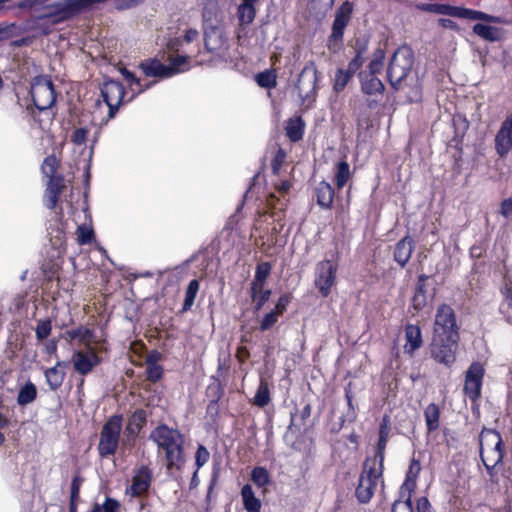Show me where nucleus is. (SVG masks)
Here are the masks:
<instances>
[{
    "mask_svg": "<svg viewBox=\"0 0 512 512\" xmlns=\"http://www.w3.org/2000/svg\"><path fill=\"white\" fill-rule=\"evenodd\" d=\"M33 107L27 106V113L41 130L48 129L56 116L53 106L57 100L55 85L50 76L38 75L33 78L30 88Z\"/></svg>",
    "mask_w": 512,
    "mask_h": 512,
    "instance_id": "obj_1",
    "label": "nucleus"
},
{
    "mask_svg": "<svg viewBox=\"0 0 512 512\" xmlns=\"http://www.w3.org/2000/svg\"><path fill=\"white\" fill-rule=\"evenodd\" d=\"M150 439L157 445L158 455H163L166 470L181 471L186 462L184 434L177 428L160 423L151 431Z\"/></svg>",
    "mask_w": 512,
    "mask_h": 512,
    "instance_id": "obj_2",
    "label": "nucleus"
},
{
    "mask_svg": "<svg viewBox=\"0 0 512 512\" xmlns=\"http://www.w3.org/2000/svg\"><path fill=\"white\" fill-rule=\"evenodd\" d=\"M414 61V52L409 45H401L395 50L387 67V80L393 90L398 91L402 88L411 73Z\"/></svg>",
    "mask_w": 512,
    "mask_h": 512,
    "instance_id": "obj_3",
    "label": "nucleus"
},
{
    "mask_svg": "<svg viewBox=\"0 0 512 512\" xmlns=\"http://www.w3.org/2000/svg\"><path fill=\"white\" fill-rule=\"evenodd\" d=\"M384 58V50L381 48L376 49L373 53V58L370 60L367 66V69L358 72L361 91L365 95H383L385 91V86L377 75L380 74L382 71Z\"/></svg>",
    "mask_w": 512,
    "mask_h": 512,
    "instance_id": "obj_4",
    "label": "nucleus"
},
{
    "mask_svg": "<svg viewBox=\"0 0 512 512\" xmlns=\"http://www.w3.org/2000/svg\"><path fill=\"white\" fill-rule=\"evenodd\" d=\"M460 336L432 334L429 344L430 357L438 364L447 368L456 362V354Z\"/></svg>",
    "mask_w": 512,
    "mask_h": 512,
    "instance_id": "obj_5",
    "label": "nucleus"
},
{
    "mask_svg": "<svg viewBox=\"0 0 512 512\" xmlns=\"http://www.w3.org/2000/svg\"><path fill=\"white\" fill-rule=\"evenodd\" d=\"M122 426L123 416L121 414H114L106 420L102 426L97 446L100 458H109L117 452Z\"/></svg>",
    "mask_w": 512,
    "mask_h": 512,
    "instance_id": "obj_6",
    "label": "nucleus"
},
{
    "mask_svg": "<svg viewBox=\"0 0 512 512\" xmlns=\"http://www.w3.org/2000/svg\"><path fill=\"white\" fill-rule=\"evenodd\" d=\"M353 9V3L346 0L335 12L331 33L326 42V47L332 54H337L343 48L345 29L351 21Z\"/></svg>",
    "mask_w": 512,
    "mask_h": 512,
    "instance_id": "obj_7",
    "label": "nucleus"
},
{
    "mask_svg": "<svg viewBox=\"0 0 512 512\" xmlns=\"http://www.w3.org/2000/svg\"><path fill=\"white\" fill-rule=\"evenodd\" d=\"M417 8L421 11L434 13L439 15H447L451 17L469 19V20H482L485 22L499 23V17L489 15L482 11L468 9L464 7L452 6L442 3H422L418 4Z\"/></svg>",
    "mask_w": 512,
    "mask_h": 512,
    "instance_id": "obj_8",
    "label": "nucleus"
},
{
    "mask_svg": "<svg viewBox=\"0 0 512 512\" xmlns=\"http://www.w3.org/2000/svg\"><path fill=\"white\" fill-rule=\"evenodd\" d=\"M384 469L375 466V462H363L358 484L355 489V497L361 504L371 501L376 491L378 482L383 479Z\"/></svg>",
    "mask_w": 512,
    "mask_h": 512,
    "instance_id": "obj_9",
    "label": "nucleus"
},
{
    "mask_svg": "<svg viewBox=\"0 0 512 512\" xmlns=\"http://www.w3.org/2000/svg\"><path fill=\"white\" fill-rule=\"evenodd\" d=\"M338 252L331 259L319 261L315 267L314 285L323 298H327L336 284L338 272Z\"/></svg>",
    "mask_w": 512,
    "mask_h": 512,
    "instance_id": "obj_10",
    "label": "nucleus"
},
{
    "mask_svg": "<svg viewBox=\"0 0 512 512\" xmlns=\"http://www.w3.org/2000/svg\"><path fill=\"white\" fill-rule=\"evenodd\" d=\"M479 455L481 460L504 459L505 446L501 434L492 428L483 427L479 434Z\"/></svg>",
    "mask_w": 512,
    "mask_h": 512,
    "instance_id": "obj_11",
    "label": "nucleus"
},
{
    "mask_svg": "<svg viewBox=\"0 0 512 512\" xmlns=\"http://www.w3.org/2000/svg\"><path fill=\"white\" fill-rule=\"evenodd\" d=\"M484 375V366L478 361L472 362L465 372L463 393L473 406H478L481 399Z\"/></svg>",
    "mask_w": 512,
    "mask_h": 512,
    "instance_id": "obj_12",
    "label": "nucleus"
},
{
    "mask_svg": "<svg viewBox=\"0 0 512 512\" xmlns=\"http://www.w3.org/2000/svg\"><path fill=\"white\" fill-rule=\"evenodd\" d=\"M460 327L454 309L446 303L438 305L435 313L432 334L460 336Z\"/></svg>",
    "mask_w": 512,
    "mask_h": 512,
    "instance_id": "obj_13",
    "label": "nucleus"
},
{
    "mask_svg": "<svg viewBox=\"0 0 512 512\" xmlns=\"http://www.w3.org/2000/svg\"><path fill=\"white\" fill-rule=\"evenodd\" d=\"M101 96L109 108L108 120L115 117L125 96L124 85L116 80L105 81L101 87Z\"/></svg>",
    "mask_w": 512,
    "mask_h": 512,
    "instance_id": "obj_14",
    "label": "nucleus"
},
{
    "mask_svg": "<svg viewBox=\"0 0 512 512\" xmlns=\"http://www.w3.org/2000/svg\"><path fill=\"white\" fill-rule=\"evenodd\" d=\"M74 370L82 376L90 374L93 369L101 364L102 358L95 347H89L85 351H75L72 355Z\"/></svg>",
    "mask_w": 512,
    "mask_h": 512,
    "instance_id": "obj_15",
    "label": "nucleus"
},
{
    "mask_svg": "<svg viewBox=\"0 0 512 512\" xmlns=\"http://www.w3.org/2000/svg\"><path fill=\"white\" fill-rule=\"evenodd\" d=\"M318 81V70L313 61L305 64L302 71L299 74L297 81V89L300 94L305 93L306 97L309 96V92H316Z\"/></svg>",
    "mask_w": 512,
    "mask_h": 512,
    "instance_id": "obj_16",
    "label": "nucleus"
},
{
    "mask_svg": "<svg viewBox=\"0 0 512 512\" xmlns=\"http://www.w3.org/2000/svg\"><path fill=\"white\" fill-rule=\"evenodd\" d=\"M369 37L366 35H361L355 37L350 42V47L353 49L354 56L348 62L351 70L359 71L360 68L367 60L368 51H369Z\"/></svg>",
    "mask_w": 512,
    "mask_h": 512,
    "instance_id": "obj_17",
    "label": "nucleus"
},
{
    "mask_svg": "<svg viewBox=\"0 0 512 512\" xmlns=\"http://www.w3.org/2000/svg\"><path fill=\"white\" fill-rule=\"evenodd\" d=\"M152 482V472L149 467L141 466L132 478V483L127 488V493L132 497L144 495L150 488Z\"/></svg>",
    "mask_w": 512,
    "mask_h": 512,
    "instance_id": "obj_18",
    "label": "nucleus"
},
{
    "mask_svg": "<svg viewBox=\"0 0 512 512\" xmlns=\"http://www.w3.org/2000/svg\"><path fill=\"white\" fill-rule=\"evenodd\" d=\"M429 276L421 273L417 276V281L413 290L411 304L409 310H413L412 314L415 315L422 311L427 305V281Z\"/></svg>",
    "mask_w": 512,
    "mask_h": 512,
    "instance_id": "obj_19",
    "label": "nucleus"
},
{
    "mask_svg": "<svg viewBox=\"0 0 512 512\" xmlns=\"http://www.w3.org/2000/svg\"><path fill=\"white\" fill-rule=\"evenodd\" d=\"M65 188V178L63 175L60 174L57 176L49 177L44 194L45 206L48 209L53 210L57 206L60 196Z\"/></svg>",
    "mask_w": 512,
    "mask_h": 512,
    "instance_id": "obj_20",
    "label": "nucleus"
},
{
    "mask_svg": "<svg viewBox=\"0 0 512 512\" xmlns=\"http://www.w3.org/2000/svg\"><path fill=\"white\" fill-rule=\"evenodd\" d=\"M404 333V353L413 357L415 352L423 346L422 330L418 324L408 323L404 327Z\"/></svg>",
    "mask_w": 512,
    "mask_h": 512,
    "instance_id": "obj_21",
    "label": "nucleus"
},
{
    "mask_svg": "<svg viewBox=\"0 0 512 512\" xmlns=\"http://www.w3.org/2000/svg\"><path fill=\"white\" fill-rule=\"evenodd\" d=\"M414 251V240L410 235H405L397 241L393 247V260L400 268H405Z\"/></svg>",
    "mask_w": 512,
    "mask_h": 512,
    "instance_id": "obj_22",
    "label": "nucleus"
},
{
    "mask_svg": "<svg viewBox=\"0 0 512 512\" xmlns=\"http://www.w3.org/2000/svg\"><path fill=\"white\" fill-rule=\"evenodd\" d=\"M139 68L147 77H158L160 79L170 78L175 75L173 68H168L157 58H150L142 61Z\"/></svg>",
    "mask_w": 512,
    "mask_h": 512,
    "instance_id": "obj_23",
    "label": "nucleus"
},
{
    "mask_svg": "<svg viewBox=\"0 0 512 512\" xmlns=\"http://www.w3.org/2000/svg\"><path fill=\"white\" fill-rule=\"evenodd\" d=\"M313 196L318 206L324 210H330L333 207L335 190L327 181H320L314 188Z\"/></svg>",
    "mask_w": 512,
    "mask_h": 512,
    "instance_id": "obj_24",
    "label": "nucleus"
},
{
    "mask_svg": "<svg viewBox=\"0 0 512 512\" xmlns=\"http://www.w3.org/2000/svg\"><path fill=\"white\" fill-rule=\"evenodd\" d=\"M147 423V412L142 408L136 409L128 418L125 427L127 438L135 440Z\"/></svg>",
    "mask_w": 512,
    "mask_h": 512,
    "instance_id": "obj_25",
    "label": "nucleus"
},
{
    "mask_svg": "<svg viewBox=\"0 0 512 512\" xmlns=\"http://www.w3.org/2000/svg\"><path fill=\"white\" fill-rule=\"evenodd\" d=\"M502 300L499 304V313L507 323L512 324V280L504 281L500 287Z\"/></svg>",
    "mask_w": 512,
    "mask_h": 512,
    "instance_id": "obj_26",
    "label": "nucleus"
},
{
    "mask_svg": "<svg viewBox=\"0 0 512 512\" xmlns=\"http://www.w3.org/2000/svg\"><path fill=\"white\" fill-rule=\"evenodd\" d=\"M249 294L253 303L254 311H259L270 299L272 291L266 287L265 283L251 282Z\"/></svg>",
    "mask_w": 512,
    "mask_h": 512,
    "instance_id": "obj_27",
    "label": "nucleus"
},
{
    "mask_svg": "<svg viewBox=\"0 0 512 512\" xmlns=\"http://www.w3.org/2000/svg\"><path fill=\"white\" fill-rule=\"evenodd\" d=\"M160 357L157 351H153L146 357V380L149 382L157 383L163 377L164 368L158 364Z\"/></svg>",
    "mask_w": 512,
    "mask_h": 512,
    "instance_id": "obj_28",
    "label": "nucleus"
},
{
    "mask_svg": "<svg viewBox=\"0 0 512 512\" xmlns=\"http://www.w3.org/2000/svg\"><path fill=\"white\" fill-rule=\"evenodd\" d=\"M473 33L489 42L501 41L504 38V29L500 27L490 26L482 23H476L473 28Z\"/></svg>",
    "mask_w": 512,
    "mask_h": 512,
    "instance_id": "obj_29",
    "label": "nucleus"
},
{
    "mask_svg": "<svg viewBox=\"0 0 512 512\" xmlns=\"http://www.w3.org/2000/svg\"><path fill=\"white\" fill-rule=\"evenodd\" d=\"M67 336L71 340H78L86 349L93 347L92 344H99V341L94 340V331L88 327L80 326L76 329L69 330L67 331Z\"/></svg>",
    "mask_w": 512,
    "mask_h": 512,
    "instance_id": "obj_30",
    "label": "nucleus"
},
{
    "mask_svg": "<svg viewBox=\"0 0 512 512\" xmlns=\"http://www.w3.org/2000/svg\"><path fill=\"white\" fill-rule=\"evenodd\" d=\"M286 136L291 142H298L303 138L305 132V122L301 116L290 118L287 121Z\"/></svg>",
    "mask_w": 512,
    "mask_h": 512,
    "instance_id": "obj_31",
    "label": "nucleus"
},
{
    "mask_svg": "<svg viewBox=\"0 0 512 512\" xmlns=\"http://www.w3.org/2000/svg\"><path fill=\"white\" fill-rule=\"evenodd\" d=\"M258 0H242L238 6L237 17L241 25L251 24L256 17L255 4Z\"/></svg>",
    "mask_w": 512,
    "mask_h": 512,
    "instance_id": "obj_32",
    "label": "nucleus"
},
{
    "mask_svg": "<svg viewBox=\"0 0 512 512\" xmlns=\"http://www.w3.org/2000/svg\"><path fill=\"white\" fill-rule=\"evenodd\" d=\"M243 507L247 512H260L262 504L254 494L252 486L245 484L241 489Z\"/></svg>",
    "mask_w": 512,
    "mask_h": 512,
    "instance_id": "obj_33",
    "label": "nucleus"
},
{
    "mask_svg": "<svg viewBox=\"0 0 512 512\" xmlns=\"http://www.w3.org/2000/svg\"><path fill=\"white\" fill-rule=\"evenodd\" d=\"M424 418L428 433L436 431L440 426V408L436 403H430L424 409Z\"/></svg>",
    "mask_w": 512,
    "mask_h": 512,
    "instance_id": "obj_34",
    "label": "nucleus"
},
{
    "mask_svg": "<svg viewBox=\"0 0 512 512\" xmlns=\"http://www.w3.org/2000/svg\"><path fill=\"white\" fill-rule=\"evenodd\" d=\"M357 72L358 71H356V70H351L349 65H347V69L338 68L335 72V77H334V83H333L334 92H336V93L342 92Z\"/></svg>",
    "mask_w": 512,
    "mask_h": 512,
    "instance_id": "obj_35",
    "label": "nucleus"
},
{
    "mask_svg": "<svg viewBox=\"0 0 512 512\" xmlns=\"http://www.w3.org/2000/svg\"><path fill=\"white\" fill-rule=\"evenodd\" d=\"M60 365L61 363L57 362L54 367L46 369L44 373L46 382L52 391L60 388L65 378V372L58 369Z\"/></svg>",
    "mask_w": 512,
    "mask_h": 512,
    "instance_id": "obj_36",
    "label": "nucleus"
},
{
    "mask_svg": "<svg viewBox=\"0 0 512 512\" xmlns=\"http://www.w3.org/2000/svg\"><path fill=\"white\" fill-rule=\"evenodd\" d=\"M350 165L346 160H341L336 164L334 184L338 190H341L351 179Z\"/></svg>",
    "mask_w": 512,
    "mask_h": 512,
    "instance_id": "obj_37",
    "label": "nucleus"
},
{
    "mask_svg": "<svg viewBox=\"0 0 512 512\" xmlns=\"http://www.w3.org/2000/svg\"><path fill=\"white\" fill-rule=\"evenodd\" d=\"M271 402V394L268 382L261 378L255 396L252 400V404L263 408Z\"/></svg>",
    "mask_w": 512,
    "mask_h": 512,
    "instance_id": "obj_38",
    "label": "nucleus"
},
{
    "mask_svg": "<svg viewBox=\"0 0 512 512\" xmlns=\"http://www.w3.org/2000/svg\"><path fill=\"white\" fill-rule=\"evenodd\" d=\"M205 394L209 401L219 402L222 399L224 396V386L221 383L219 377H210V383L206 387Z\"/></svg>",
    "mask_w": 512,
    "mask_h": 512,
    "instance_id": "obj_39",
    "label": "nucleus"
},
{
    "mask_svg": "<svg viewBox=\"0 0 512 512\" xmlns=\"http://www.w3.org/2000/svg\"><path fill=\"white\" fill-rule=\"evenodd\" d=\"M121 74L123 75V77L127 81V83L129 85V87L131 88V90L134 91L135 95H138V94L146 91L147 89L152 87V85L154 84V82H150V83H147V84H142L141 80L139 78H137L133 72L129 71L126 68H123L121 70Z\"/></svg>",
    "mask_w": 512,
    "mask_h": 512,
    "instance_id": "obj_40",
    "label": "nucleus"
},
{
    "mask_svg": "<svg viewBox=\"0 0 512 512\" xmlns=\"http://www.w3.org/2000/svg\"><path fill=\"white\" fill-rule=\"evenodd\" d=\"M37 398V388L32 382H27L18 392L17 403L26 406Z\"/></svg>",
    "mask_w": 512,
    "mask_h": 512,
    "instance_id": "obj_41",
    "label": "nucleus"
},
{
    "mask_svg": "<svg viewBox=\"0 0 512 512\" xmlns=\"http://www.w3.org/2000/svg\"><path fill=\"white\" fill-rule=\"evenodd\" d=\"M420 470V461L413 457L410 461L403 486L410 491L414 490V488L416 487V480L418 478Z\"/></svg>",
    "mask_w": 512,
    "mask_h": 512,
    "instance_id": "obj_42",
    "label": "nucleus"
},
{
    "mask_svg": "<svg viewBox=\"0 0 512 512\" xmlns=\"http://www.w3.org/2000/svg\"><path fill=\"white\" fill-rule=\"evenodd\" d=\"M199 288H200V283L197 279H192L189 282V284L186 288L185 298H184L181 312H187V311L191 310V308L195 302V298L197 296Z\"/></svg>",
    "mask_w": 512,
    "mask_h": 512,
    "instance_id": "obj_43",
    "label": "nucleus"
},
{
    "mask_svg": "<svg viewBox=\"0 0 512 512\" xmlns=\"http://www.w3.org/2000/svg\"><path fill=\"white\" fill-rule=\"evenodd\" d=\"M486 472L489 476V482L492 485H498L499 484V475H498V468L500 465L503 464V459H493L492 457L488 458V460H481Z\"/></svg>",
    "mask_w": 512,
    "mask_h": 512,
    "instance_id": "obj_44",
    "label": "nucleus"
},
{
    "mask_svg": "<svg viewBox=\"0 0 512 512\" xmlns=\"http://www.w3.org/2000/svg\"><path fill=\"white\" fill-rule=\"evenodd\" d=\"M388 439L378 438L376 444V450L373 456H367L364 462H375L376 467H380L384 469V458H385V450L387 446Z\"/></svg>",
    "mask_w": 512,
    "mask_h": 512,
    "instance_id": "obj_45",
    "label": "nucleus"
},
{
    "mask_svg": "<svg viewBox=\"0 0 512 512\" xmlns=\"http://www.w3.org/2000/svg\"><path fill=\"white\" fill-rule=\"evenodd\" d=\"M251 480L258 488H263L271 482L268 470L262 466H256L252 469Z\"/></svg>",
    "mask_w": 512,
    "mask_h": 512,
    "instance_id": "obj_46",
    "label": "nucleus"
},
{
    "mask_svg": "<svg viewBox=\"0 0 512 512\" xmlns=\"http://www.w3.org/2000/svg\"><path fill=\"white\" fill-rule=\"evenodd\" d=\"M120 502L112 497H106L103 504L95 503L87 512H120Z\"/></svg>",
    "mask_w": 512,
    "mask_h": 512,
    "instance_id": "obj_47",
    "label": "nucleus"
},
{
    "mask_svg": "<svg viewBox=\"0 0 512 512\" xmlns=\"http://www.w3.org/2000/svg\"><path fill=\"white\" fill-rule=\"evenodd\" d=\"M256 82L262 88L271 89L277 85V76L274 71L265 70L256 75Z\"/></svg>",
    "mask_w": 512,
    "mask_h": 512,
    "instance_id": "obj_48",
    "label": "nucleus"
},
{
    "mask_svg": "<svg viewBox=\"0 0 512 512\" xmlns=\"http://www.w3.org/2000/svg\"><path fill=\"white\" fill-rule=\"evenodd\" d=\"M60 166V162L59 160L57 159V157L52 154V155H49L47 156L44 161H43V164L41 166V170H42V173L46 176V177H53V176H57V170Z\"/></svg>",
    "mask_w": 512,
    "mask_h": 512,
    "instance_id": "obj_49",
    "label": "nucleus"
},
{
    "mask_svg": "<svg viewBox=\"0 0 512 512\" xmlns=\"http://www.w3.org/2000/svg\"><path fill=\"white\" fill-rule=\"evenodd\" d=\"M272 270V265L270 262H261L257 264L255 269V275L251 282L256 283H265L267 278L270 276Z\"/></svg>",
    "mask_w": 512,
    "mask_h": 512,
    "instance_id": "obj_50",
    "label": "nucleus"
},
{
    "mask_svg": "<svg viewBox=\"0 0 512 512\" xmlns=\"http://www.w3.org/2000/svg\"><path fill=\"white\" fill-rule=\"evenodd\" d=\"M52 322L50 319H41L37 321L35 335L38 341H43L51 334Z\"/></svg>",
    "mask_w": 512,
    "mask_h": 512,
    "instance_id": "obj_51",
    "label": "nucleus"
},
{
    "mask_svg": "<svg viewBox=\"0 0 512 512\" xmlns=\"http://www.w3.org/2000/svg\"><path fill=\"white\" fill-rule=\"evenodd\" d=\"M76 234L79 245L90 244L95 238L93 229L85 224L78 226Z\"/></svg>",
    "mask_w": 512,
    "mask_h": 512,
    "instance_id": "obj_52",
    "label": "nucleus"
},
{
    "mask_svg": "<svg viewBox=\"0 0 512 512\" xmlns=\"http://www.w3.org/2000/svg\"><path fill=\"white\" fill-rule=\"evenodd\" d=\"M453 126L455 127L454 138H459V141L462 142V139L469 128V122L464 116L457 115L453 117Z\"/></svg>",
    "mask_w": 512,
    "mask_h": 512,
    "instance_id": "obj_53",
    "label": "nucleus"
},
{
    "mask_svg": "<svg viewBox=\"0 0 512 512\" xmlns=\"http://www.w3.org/2000/svg\"><path fill=\"white\" fill-rule=\"evenodd\" d=\"M189 57L185 55H177V56H170L169 62L170 64L167 65L168 68H173L175 71V75L187 70V64H188Z\"/></svg>",
    "mask_w": 512,
    "mask_h": 512,
    "instance_id": "obj_54",
    "label": "nucleus"
},
{
    "mask_svg": "<svg viewBox=\"0 0 512 512\" xmlns=\"http://www.w3.org/2000/svg\"><path fill=\"white\" fill-rule=\"evenodd\" d=\"M83 482H84V479L79 474H76L72 478L71 486H70L69 502L79 503L80 491H81V486H82Z\"/></svg>",
    "mask_w": 512,
    "mask_h": 512,
    "instance_id": "obj_55",
    "label": "nucleus"
},
{
    "mask_svg": "<svg viewBox=\"0 0 512 512\" xmlns=\"http://www.w3.org/2000/svg\"><path fill=\"white\" fill-rule=\"evenodd\" d=\"M210 459V452L208 449L202 445L198 444L196 452H195V466L196 469L199 470L203 467Z\"/></svg>",
    "mask_w": 512,
    "mask_h": 512,
    "instance_id": "obj_56",
    "label": "nucleus"
},
{
    "mask_svg": "<svg viewBox=\"0 0 512 512\" xmlns=\"http://www.w3.org/2000/svg\"><path fill=\"white\" fill-rule=\"evenodd\" d=\"M286 160V152L283 148L279 147L271 160V170L274 175H278L283 163Z\"/></svg>",
    "mask_w": 512,
    "mask_h": 512,
    "instance_id": "obj_57",
    "label": "nucleus"
},
{
    "mask_svg": "<svg viewBox=\"0 0 512 512\" xmlns=\"http://www.w3.org/2000/svg\"><path fill=\"white\" fill-rule=\"evenodd\" d=\"M279 315L271 310L269 313L265 314L262 320L260 321L259 329L261 332L267 331L272 328L278 321Z\"/></svg>",
    "mask_w": 512,
    "mask_h": 512,
    "instance_id": "obj_58",
    "label": "nucleus"
},
{
    "mask_svg": "<svg viewBox=\"0 0 512 512\" xmlns=\"http://www.w3.org/2000/svg\"><path fill=\"white\" fill-rule=\"evenodd\" d=\"M344 394H345V399L347 401V406H348V416L351 417L352 420H354L356 418V412H355V408H354V405H353V391H352V383L349 382L345 388H344Z\"/></svg>",
    "mask_w": 512,
    "mask_h": 512,
    "instance_id": "obj_59",
    "label": "nucleus"
},
{
    "mask_svg": "<svg viewBox=\"0 0 512 512\" xmlns=\"http://www.w3.org/2000/svg\"><path fill=\"white\" fill-rule=\"evenodd\" d=\"M291 299L292 296L290 293L280 295L273 311L276 312L279 316H281L287 310V307L291 302Z\"/></svg>",
    "mask_w": 512,
    "mask_h": 512,
    "instance_id": "obj_60",
    "label": "nucleus"
},
{
    "mask_svg": "<svg viewBox=\"0 0 512 512\" xmlns=\"http://www.w3.org/2000/svg\"><path fill=\"white\" fill-rule=\"evenodd\" d=\"M391 512H414L411 496L404 501L396 500L392 505Z\"/></svg>",
    "mask_w": 512,
    "mask_h": 512,
    "instance_id": "obj_61",
    "label": "nucleus"
},
{
    "mask_svg": "<svg viewBox=\"0 0 512 512\" xmlns=\"http://www.w3.org/2000/svg\"><path fill=\"white\" fill-rule=\"evenodd\" d=\"M87 136H88V129L86 128H77L73 131L72 135H71V141L75 144V145H83L86 143V140H87Z\"/></svg>",
    "mask_w": 512,
    "mask_h": 512,
    "instance_id": "obj_62",
    "label": "nucleus"
},
{
    "mask_svg": "<svg viewBox=\"0 0 512 512\" xmlns=\"http://www.w3.org/2000/svg\"><path fill=\"white\" fill-rule=\"evenodd\" d=\"M250 351L245 345L237 347L235 357L240 364H244L250 358Z\"/></svg>",
    "mask_w": 512,
    "mask_h": 512,
    "instance_id": "obj_63",
    "label": "nucleus"
},
{
    "mask_svg": "<svg viewBox=\"0 0 512 512\" xmlns=\"http://www.w3.org/2000/svg\"><path fill=\"white\" fill-rule=\"evenodd\" d=\"M219 412V402L209 401L206 407L207 416L210 417L213 421H216L219 416Z\"/></svg>",
    "mask_w": 512,
    "mask_h": 512,
    "instance_id": "obj_64",
    "label": "nucleus"
}]
</instances>
